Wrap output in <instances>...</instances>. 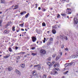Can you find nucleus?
I'll return each mask as SVG.
<instances>
[{
    "instance_id": "nucleus-38",
    "label": "nucleus",
    "mask_w": 78,
    "mask_h": 78,
    "mask_svg": "<svg viewBox=\"0 0 78 78\" xmlns=\"http://www.w3.org/2000/svg\"><path fill=\"white\" fill-rule=\"evenodd\" d=\"M19 48V47H17L16 46L15 47V49L16 50H17V49H18V48Z\"/></svg>"
},
{
    "instance_id": "nucleus-58",
    "label": "nucleus",
    "mask_w": 78,
    "mask_h": 78,
    "mask_svg": "<svg viewBox=\"0 0 78 78\" xmlns=\"http://www.w3.org/2000/svg\"><path fill=\"white\" fill-rule=\"evenodd\" d=\"M43 43H45V40H44L43 41Z\"/></svg>"
},
{
    "instance_id": "nucleus-9",
    "label": "nucleus",
    "mask_w": 78,
    "mask_h": 78,
    "mask_svg": "<svg viewBox=\"0 0 78 78\" xmlns=\"http://www.w3.org/2000/svg\"><path fill=\"white\" fill-rule=\"evenodd\" d=\"M35 72H36V71H35V70H34L32 72V73L33 75L34 76H35V75H36V74H34V73H35Z\"/></svg>"
},
{
    "instance_id": "nucleus-28",
    "label": "nucleus",
    "mask_w": 78,
    "mask_h": 78,
    "mask_svg": "<svg viewBox=\"0 0 78 78\" xmlns=\"http://www.w3.org/2000/svg\"><path fill=\"white\" fill-rule=\"evenodd\" d=\"M65 50L66 51H69V49H68L67 48H65Z\"/></svg>"
},
{
    "instance_id": "nucleus-26",
    "label": "nucleus",
    "mask_w": 78,
    "mask_h": 78,
    "mask_svg": "<svg viewBox=\"0 0 78 78\" xmlns=\"http://www.w3.org/2000/svg\"><path fill=\"white\" fill-rule=\"evenodd\" d=\"M35 75V76H36L37 78H39V76L38 75V74H36Z\"/></svg>"
},
{
    "instance_id": "nucleus-52",
    "label": "nucleus",
    "mask_w": 78,
    "mask_h": 78,
    "mask_svg": "<svg viewBox=\"0 0 78 78\" xmlns=\"http://www.w3.org/2000/svg\"><path fill=\"white\" fill-rule=\"evenodd\" d=\"M18 6H19V5H16L14 7V8H15V7H18Z\"/></svg>"
},
{
    "instance_id": "nucleus-48",
    "label": "nucleus",
    "mask_w": 78,
    "mask_h": 78,
    "mask_svg": "<svg viewBox=\"0 0 78 78\" xmlns=\"http://www.w3.org/2000/svg\"><path fill=\"white\" fill-rule=\"evenodd\" d=\"M23 14H26V11H23Z\"/></svg>"
},
{
    "instance_id": "nucleus-40",
    "label": "nucleus",
    "mask_w": 78,
    "mask_h": 78,
    "mask_svg": "<svg viewBox=\"0 0 78 78\" xmlns=\"http://www.w3.org/2000/svg\"><path fill=\"white\" fill-rule=\"evenodd\" d=\"M56 66H57V65L55 64L54 66V67H56Z\"/></svg>"
},
{
    "instance_id": "nucleus-36",
    "label": "nucleus",
    "mask_w": 78,
    "mask_h": 78,
    "mask_svg": "<svg viewBox=\"0 0 78 78\" xmlns=\"http://www.w3.org/2000/svg\"><path fill=\"white\" fill-rule=\"evenodd\" d=\"M64 46L63 45H62L61 48H64Z\"/></svg>"
},
{
    "instance_id": "nucleus-11",
    "label": "nucleus",
    "mask_w": 78,
    "mask_h": 78,
    "mask_svg": "<svg viewBox=\"0 0 78 78\" xmlns=\"http://www.w3.org/2000/svg\"><path fill=\"white\" fill-rule=\"evenodd\" d=\"M52 32L53 34H56V30L53 29L52 30Z\"/></svg>"
},
{
    "instance_id": "nucleus-63",
    "label": "nucleus",
    "mask_w": 78,
    "mask_h": 78,
    "mask_svg": "<svg viewBox=\"0 0 78 78\" xmlns=\"http://www.w3.org/2000/svg\"><path fill=\"white\" fill-rule=\"evenodd\" d=\"M62 78H65V77H64V76H62Z\"/></svg>"
},
{
    "instance_id": "nucleus-19",
    "label": "nucleus",
    "mask_w": 78,
    "mask_h": 78,
    "mask_svg": "<svg viewBox=\"0 0 78 78\" xmlns=\"http://www.w3.org/2000/svg\"><path fill=\"white\" fill-rule=\"evenodd\" d=\"M47 77V76L45 74H44L43 76V78H46Z\"/></svg>"
},
{
    "instance_id": "nucleus-18",
    "label": "nucleus",
    "mask_w": 78,
    "mask_h": 78,
    "mask_svg": "<svg viewBox=\"0 0 78 78\" xmlns=\"http://www.w3.org/2000/svg\"><path fill=\"white\" fill-rule=\"evenodd\" d=\"M59 59V55H58L56 58L55 60L56 61H57L58 59Z\"/></svg>"
},
{
    "instance_id": "nucleus-32",
    "label": "nucleus",
    "mask_w": 78,
    "mask_h": 78,
    "mask_svg": "<svg viewBox=\"0 0 78 78\" xmlns=\"http://www.w3.org/2000/svg\"><path fill=\"white\" fill-rule=\"evenodd\" d=\"M20 26H21V27H23V23L20 24Z\"/></svg>"
},
{
    "instance_id": "nucleus-21",
    "label": "nucleus",
    "mask_w": 78,
    "mask_h": 78,
    "mask_svg": "<svg viewBox=\"0 0 78 78\" xmlns=\"http://www.w3.org/2000/svg\"><path fill=\"white\" fill-rule=\"evenodd\" d=\"M32 55H33L34 56L37 55V53H32Z\"/></svg>"
},
{
    "instance_id": "nucleus-39",
    "label": "nucleus",
    "mask_w": 78,
    "mask_h": 78,
    "mask_svg": "<svg viewBox=\"0 0 78 78\" xmlns=\"http://www.w3.org/2000/svg\"><path fill=\"white\" fill-rule=\"evenodd\" d=\"M40 44H39V45H41V44H42V42L41 41L40 42Z\"/></svg>"
},
{
    "instance_id": "nucleus-44",
    "label": "nucleus",
    "mask_w": 78,
    "mask_h": 78,
    "mask_svg": "<svg viewBox=\"0 0 78 78\" xmlns=\"http://www.w3.org/2000/svg\"><path fill=\"white\" fill-rule=\"evenodd\" d=\"M12 2H14V1H10V3H12Z\"/></svg>"
},
{
    "instance_id": "nucleus-3",
    "label": "nucleus",
    "mask_w": 78,
    "mask_h": 78,
    "mask_svg": "<svg viewBox=\"0 0 78 78\" xmlns=\"http://www.w3.org/2000/svg\"><path fill=\"white\" fill-rule=\"evenodd\" d=\"M60 37L61 39L62 40H64V38H65L66 40H67V37H64V36H62V35H60Z\"/></svg>"
},
{
    "instance_id": "nucleus-55",
    "label": "nucleus",
    "mask_w": 78,
    "mask_h": 78,
    "mask_svg": "<svg viewBox=\"0 0 78 78\" xmlns=\"http://www.w3.org/2000/svg\"><path fill=\"white\" fill-rule=\"evenodd\" d=\"M33 65H31V66H30V67H33Z\"/></svg>"
},
{
    "instance_id": "nucleus-7",
    "label": "nucleus",
    "mask_w": 78,
    "mask_h": 78,
    "mask_svg": "<svg viewBox=\"0 0 78 78\" xmlns=\"http://www.w3.org/2000/svg\"><path fill=\"white\" fill-rule=\"evenodd\" d=\"M3 33H4V34H8L9 32L8 30H5L4 31Z\"/></svg>"
},
{
    "instance_id": "nucleus-14",
    "label": "nucleus",
    "mask_w": 78,
    "mask_h": 78,
    "mask_svg": "<svg viewBox=\"0 0 78 78\" xmlns=\"http://www.w3.org/2000/svg\"><path fill=\"white\" fill-rule=\"evenodd\" d=\"M61 15L63 17H65V16H66V13H62L61 14Z\"/></svg>"
},
{
    "instance_id": "nucleus-4",
    "label": "nucleus",
    "mask_w": 78,
    "mask_h": 78,
    "mask_svg": "<svg viewBox=\"0 0 78 78\" xmlns=\"http://www.w3.org/2000/svg\"><path fill=\"white\" fill-rule=\"evenodd\" d=\"M32 39L33 42H35V41H36V37H32Z\"/></svg>"
},
{
    "instance_id": "nucleus-59",
    "label": "nucleus",
    "mask_w": 78,
    "mask_h": 78,
    "mask_svg": "<svg viewBox=\"0 0 78 78\" xmlns=\"http://www.w3.org/2000/svg\"><path fill=\"white\" fill-rule=\"evenodd\" d=\"M39 78H41V76H39Z\"/></svg>"
},
{
    "instance_id": "nucleus-31",
    "label": "nucleus",
    "mask_w": 78,
    "mask_h": 78,
    "mask_svg": "<svg viewBox=\"0 0 78 78\" xmlns=\"http://www.w3.org/2000/svg\"><path fill=\"white\" fill-rule=\"evenodd\" d=\"M69 73V71H66L65 73H65V74H67V73Z\"/></svg>"
},
{
    "instance_id": "nucleus-62",
    "label": "nucleus",
    "mask_w": 78,
    "mask_h": 78,
    "mask_svg": "<svg viewBox=\"0 0 78 78\" xmlns=\"http://www.w3.org/2000/svg\"><path fill=\"white\" fill-rule=\"evenodd\" d=\"M27 55H25L24 57H27Z\"/></svg>"
},
{
    "instance_id": "nucleus-61",
    "label": "nucleus",
    "mask_w": 78,
    "mask_h": 78,
    "mask_svg": "<svg viewBox=\"0 0 78 78\" xmlns=\"http://www.w3.org/2000/svg\"><path fill=\"white\" fill-rule=\"evenodd\" d=\"M21 30H22V31H24V29H21Z\"/></svg>"
},
{
    "instance_id": "nucleus-25",
    "label": "nucleus",
    "mask_w": 78,
    "mask_h": 78,
    "mask_svg": "<svg viewBox=\"0 0 78 78\" xmlns=\"http://www.w3.org/2000/svg\"><path fill=\"white\" fill-rule=\"evenodd\" d=\"M47 64L49 66H50V64H51V63H50V62H47Z\"/></svg>"
},
{
    "instance_id": "nucleus-43",
    "label": "nucleus",
    "mask_w": 78,
    "mask_h": 78,
    "mask_svg": "<svg viewBox=\"0 0 78 78\" xmlns=\"http://www.w3.org/2000/svg\"><path fill=\"white\" fill-rule=\"evenodd\" d=\"M32 50H34V49H35V47H34L32 48Z\"/></svg>"
},
{
    "instance_id": "nucleus-1",
    "label": "nucleus",
    "mask_w": 78,
    "mask_h": 78,
    "mask_svg": "<svg viewBox=\"0 0 78 78\" xmlns=\"http://www.w3.org/2000/svg\"><path fill=\"white\" fill-rule=\"evenodd\" d=\"M66 12L69 14H71L72 13V10L70 9H67L66 10Z\"/></svg>"
},
{
    "instance_id": "nucleus-57",
    "label": "nucleus",
    "mask_w": 78,
    "mask_h": 78,
    "mask_svg": "<svg viewBox=\"0 0 78 78\" xmlns=\"http://www.w3.org/2000/svg\"><path fill=\"white\" fill-rule=\"evenodd\" d=\"M41 9V7H38L39 10H40Z\"/></svg>"
},
{
    "instance_id": "nucleus-60",
    "label": "nucleus",
    "mask_w": 78,
    "mask_h": 78,
    "mask_svg": "<svg viewBox=\"0 0 78 78\" xmlns=\"http://www.w3.org/2000/svg\"><path fill=\"white\" fill-rule=\"evenodd\" d=\"M46 40V38H44V40L45 41Z\"/></svg>"
},
{
    "instance_id": "nucleus-56",
    "label": "nucleus",
    "mask_w": 78,
    "mask_h": 78,
    "mask_svg": "<svg viewBox=\"0 0 78 78\" xmlns=\"http://www.w3.org/2000/svg\"><path fill=\"white\" fill-rule=\"evenodd\" d=\"M49 42V44H50H50H51V42L50 41V42Z\"/></svg>"
},
{
    "instance_id": "nucleus-8",
    "label": "nucleus",
    "mask_w": 78,
    "mask_h": 78,
    "mask_svg": "<svg viewBox=\"0 0 78 78\" xmlns=\"http://www.w3.org/2000/svg\"><path fill=\"white\" fill-rule=\"evenodd\" d=\"M8 69L9 71H11L12 70V68L11 67H9Z\"/></svg>"
},
{
    "instance_id": "nucleus-34",
    "label": "nucleus",
    "mask_w": 78,
    "mask_h": 78,
    "mask_svg": "<svg viewBox=\"0 0 78 78\" xmlns=\"http://www.w3.org/2000/svg\"><path fill=\"white\" fill-rule=\"evenodd\" d=\"M60 17V15L59 14H58L57 18H59Z\"/></svg>"
},
{
    "instance_id": "nucleus-46",
    "label": "nucleus",
    "mask_w": 78,
    "mask_h": 78,
    "mask_svg": "<svg viewBox=\"0 0 78 78\" xmlns=\"http://www.w3.org/2000/svg\"><path fill=\"white\" fill-rule=\"evenodd\" d=\"M18 7H15L13 8V9H17Z\"/></svg>"
},
{
    "instance_id": "nucleus-6",
    "label": "nucleus",
    "mask_w": 78,
    "mask_h": 78,
    "mask_svg": "<svg viewBox=\"0 0 78 78\" xmlns=\"http://www.w3.org/2000/svg\"><path fill=\"white\" fill-rule=\"evenodd\" d=\"M16 72L17 73L18 75H21V73H20V71H19L18 70L16 69Z\"/></svg>"
},
{
    "instance_id": "nucleus-33",
    "label": "nucleus",
    "mask_w": 78,
    "mask_h": 78,
    "mask_svg": "<svg viewBox=\"0 0 78 78\" xmlns=\"http://www.w3.org/2000/svg\"><path fill=\"white\" fill-rule=\"evenodd\" d=\"M55 56H56V54H54L53 55H52L53 58H55Z\"/></svg>"
},
{
    "instance_id": "nucleus-23",
    "label": "nucleus",
    "mask_w": 78,
    "mask_h": 78,
    "mask_svg": "<svg viewBox=\"0 0 78 78\" xmlns=\"http://www.w3.org/2000/svg\"><path fill=\"white\" fill-rule=\"evenodd\" d=\"M12 31H15V27H13L12 28Z\"/></svg>"
},
{
    "instance_id": "nucleus-47",
    "label": "nucleus",
    "mask_w": 78,
    "mask_h": 78,
    "mask_svg": "<svg viewBox=\"0 0 78 78\" xmlns=\"http://www.w3.org/2000/svg\"><path fill=\"white\" fill-rule=\"evenodd\" d=\"M43 11H46V9H43Z\"/></svg>"
},
{
    "instance_id": "nucleus-50",
    "label": "nucleus",
    "mask_w": 78,
    "mask_h": 78,
    "mask_svg": "<svg viewBox=\"0 0 78 78\" xmlns=\"http://www.w3.org/2000/svg\"><path fill=\"white\" fill-rule=\"evenodd\" d=\"M60 24H59L58 25V28H60Z\"/></svg>"
},
{
    "instance_id": "nucleus-42",
    "label": "nucleus",
    "mask_w": 78,
    "mask_h": 78,
    "mask_svg": "<svg viewBox=\"0 0 78 78\" xmlns=\"http://www.w3.org/2000/svg\"><path fill=\"white\" fill-rule=\"evenodd\" d=\"M2 22V20H0V26H1L2 24H1V23Z\"/></svg>"
},
{
    "instance_id": "nucleus-37",
    "label": "nucleus",
    "mask_w": 78,
    "mask_h": 78,
    "mask_svg": "<svg viewBox=\"0 0 78 78\" xmlns=\"http://www.w3.org/2000/svg\"><path fill=\"white\" fill-rule=\"evenodd\" d=\"M9 25H8V24L6 25L5 26V28H7V27H8V26H9Z\"/></svg>"
},
{
    "instance_id": "nucleus-10",
    "label": "nucleus",
    "mask_w": 78,
    "mask_h": 78,
    "mask_svg": "<svg viewBox=\"0 0 78 78\" xmlns=\"http://www.w3.org/2000/svg\"><path fill=\"white\" fill-rule=\"evenodd\" d=\"M9 56H10L9 55H7L5 56H4V58L5 59H6V58H9Z\"/></svg>"
},
{
    "instance_id": "nucleus-64",
    "label": "nucleus",
    "mask_w": 78,
    "mask_h": 78,
    "mask_svg": "<svg viewBox=\"0 0 78 78\" xmlns=\"http://www.w3.org/2000/svg\"><path fill=\"white\" fill-rule=\"evenodd\" d=\"M35 5H36V7H37V4H35Z\"/></svg>"
},
{
    "instance_id": "nucleus-29",
    "label": "nucleus",
    "mask_w": 78,
    "mask_h": 78,
    "mask_svg": "<svg viewBox=\"0 0 78 78\" xmlns=\"http://www.w3.org/2000/svg\"><path fill=\"white\" fill-rule=\"evenodd\" d=\"M9 50L10 51H12V49H11V48H9Z\"/></svg>"
},
{
    "instance_id": "nucleus-41",
    "label": "nucleus",
    "mask_w": 78,
    "mask_h": 78,
    "mask_svg": "<svg viewBox=\"0 0 78 78\" xmlns=\"http://www.w3.org/2000/svg\"><path fill=\"white\" fill-rule=\"evenodd\" d=\"M51 60V58L49 57L48 58V61H50Z\"/></svg>"
},
{
    "instance_id": "nucleus-12",
    "label": "nucleus",
    "mask_w": 78,
    "mask_h": 78,
    "mask_svg": "<svg viewBox=\"0 0 78 78\" xmlns=\"http://www.w3.org/2000/svg\"><path fill=\"white\" fill-rule=\"evenodd\" d=\"M73 63H74V62H71V63H68V64L69 66H72V64H73Z\"/></svg>"
},
{
    "instance_id": "nucleus-15",
    "label": "nucleus",
    "mask_w": 78,
    "mask_h": 78,
    "mask_svg": "<svg viewBox=\"0 0 78 78\" xmlns=\"http://www.w3.org/2000/svg\"><path fill=\"white\" fill-rule=\"evenodd\" d=\"M22 68H24L25 67V65L24 64H22L21 66Z\"/></svg>"
},
{
    "instance_id": "nucleus-17",
    "label": "nucleus",
    "mask_w": 78,
    "mask_h": 78,
    "mask_svg": "<svg viewBox=\"0 0 78 78\" xmlns=\"http://www.w3.org/2000/svg\"><path fill=\"white\" fill-rule=\"evenodd\" d=\"M30 15V13H28L26 16H25V17L26 18H27L28 17V16Z\"/></svg>"
},
{
    "instance_id": "nucleus-20",
    "label": "nucleus",
    "mask_w": 78,
    "mask_h": 78,
    "mask_svg": "<svg viewBox=\"0 0 78 78\" xmlns=\"http://www.w3.org/2000/svg\"><path fill=\"white\" fill-rule=\"evenodd\" d=\"M69 66V64H68V63H66L65 65V67H67V66Z\"/></svg>"
},
{
    "instance_id": "nucleus-27",
    "label": "nucleus",
    "mask_w": 78,
    "mask_h": 78,
    "mask_svg": "<svg viewBox=\"0 0 78 78\" xmlns=\"http://www.w3.org/2000/svg\"><path fill=\"white\" fill-rule=\"evenodd\" d=\"M20 59V56H18L17 57V59L18 60V59Z\"/></svg>"
},
{
    "instance_id": "nucleus-53",
    "label": "nucleus",
    "mask_w": 78,
    "mask_h": 78,
    "mask_svg": "<svg viewBox=\"0 0 78 78\" xmlns=\"http://www.w3.org/2000/svg\"><path fill=\"white\" fill-rule=\"evenodd\" d=\"M37 30L36 29V32H37V33H38V34H40V33H39V32H38L37 31Z\"/></svg>"
},
{
    "instance_id": "nucleus-5",
    "label": "nucleus",
    "mask_w": 78,
    "mask_h": 78,
    "mask_svg": "<svg viewBox=\"0 0 78 78\" xmlns=\"http://www.w3.org/2000/svg\"><path fill=\"white\" fill-rule=\"evenodd\" d=\"M39 65H34V67H38L37 69V70H41V67H39Z\"/></svg>"
},
{
    "instance_id": "nucleus-13",
    "label": "nucleus",
    "mask_w": 78,
    "mask_h": 78,
    "mask_svg": "<svg viewBox=\"0 0 78 78\" xmlns=\"http://www.w3.org/2000/svg\"><path fill=\"white\" fill-rule=\"evenodd\" d=\"M49 40H50V41H52V42H53V38H52L51 37L50 38Z\"/></svg>"
},
{
    "instance_id": "nucleus-45",
    "label": "nucleus",
    "mask_w": 78,
    "mask_h": 78,
    "mask_svg": "<svg viewBox=\"0 0 78 78\" xmlns=\"http://www.w3.org/2000/svg\"><path fill=\"white\" fill-rule=\"evenodd\" d=\"M55 69L56 70H59V69L58 68H55Z\"/></svg>"
},
{
    "instance_id": "nucleus-24",
    "label": "nucleus",
    "mask_w": 78,
    "mask_h": 78,
    "mask_svg": "<svg viewBox=\"0 0 78 78\" xmlns=\"http://www.w3.org/2000/svg\"><path fill=\"white\" fill-rule=\"evenodd\" d=\"M43 27H45V23H43L42 24Z\"/></svg>"
},
{
    "instance_id": "nucleus-54",
    "label": "nucleus",
    "mask_w": 78,
    "mask_h": 78,
    "mask_svg": "<svg viewBox=\"0 0 78 78\" xmlns=\"http://www.w3.org/2000/svg\"><path fill=\"white\" fill-rule=\"evenodd\" d=\"M23 12H22L21 13H20L21 15H23Z\"/></svg>"
},
{
    "instance_id": "nucleus-16",
    "label": "nucleus",
    "mask_w": 78,
    "mask_h": 78,
    "mask_svg": "<svg viewBox=\"0 0 78 78\" xmlns=\"http://www.w3.org/2000/svg\"><path fill=\"white\" fill-rule=\"evenodd\" d=\"M1 3H5V0H1Z\"/></svg>"
},
{
    "instance_id": "nucleus-49",
    "label": "nucleus",
    "mask_w": 78,
    "mask_h": 78,
    "mask_svg": "<svg viewBox=\"0 0 78 78\" xmlns=\"http://www.w3.org/2000/svg\"><path fill=\"white\" fill-rule=\"evenodd\" d=\"M55 63V62L53 61L52 62V64H54V63Z\"/></svg>"
},
{
    "instance_id": "nucleus-30",
    "label": "nucleus",
    "mask_w": 78,
    "mask_h": 78,
    "mask_svg": "<svg viewBox=\"0 0 78 78\" xmlns=\"http://www.w3.org/2000/svg\"><path fill=\"white\" fill-rule=\"evenodd\" d=\"M25 54V52H20L19 54Z\"/></svg>"
},
{
    "instance_id": "nucleus-51",
    "label": "nucleus",
    "mask_w": 78,
    "mask_h": 78,
    "mask_svg": "<svg viewBox=\"0 0 78 78\" xmlns=\"http://www.w3.org/2000/svg\"><path fill=\"white\" fill-rule=\"evenodd\" d=\"M60 55H61V56H62V52H60Z\"/></svg>"
},
{
    "instance_id": "nucleus-22",
    "label": "nucleus",
    "mask_w": 78,
    "mask_h": 78,
    "mask_svg": "<svg viewBox=\"0 0 78 78\" xmlns=\"http://www.w3.org/2000/svg\"><path fill=\"white\" fill-rule=\"evenodd\" d=\"M72 57L73 58H76V56L75 55H72Z\"/></svg>"
},
{
    "instance_id": "nucleus-2",
    "label": "nucleus",
    "mask_w": 78,
    "mask_h": 78,
    "mask_svg": "<svg viewBox=\"0 0 78 78\" xmlns=\"http://www.w3.org/2000/svg\"><path fill=\"white\" fill-rule=\"evenodd\" d=\"M40 53L42 54H45V53H46V52L44 50L42 49L40 50Z\"/></svg>"
},
{
    "instance_id": "nucleus-35",
    "label": "nucleus",
    "mask_w": 78,
    "mask_h": 78,
    "mask_svg": "<svg viewBox=\"0 0 78 78\" xmlns=\"http://www.w3.org/2000/svg\"><path fill=\"white\" fill-rule=\"evenodd\" d=\"M50 45V43H49V42H48L47 43V45L48 46V45Z\"/></svg>"
}]
</instances>
